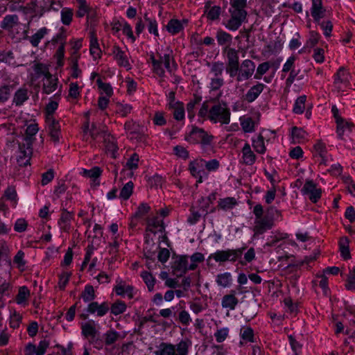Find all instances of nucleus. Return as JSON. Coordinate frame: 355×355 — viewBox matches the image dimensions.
Returning <instances> with one entry per match:
<instances>
[{"label": "nucleus", "instance_id": "1", "mask_svg": "<svg viewBox=\"0 0 355 355\" xmlns=\"http://www.w3.org/2000/svg\"><path fill=\"white\" fill-rule=\"evenodd\" d=\"M26 127L24 134V167L30 165L33 150H39L44 143V139L38 135L39 128L35 119L27 121L24 118V128Z\"/></svg>", "mask_w": 355, "mask_h": 355}, {"label": "nucleus", "instance_id": "2", "mask_svg": "<svg viewBox=\"0 0 355 355\" xmlns=\"http://www.w3.org/2000/svg\"><path fill=\"white\" fill-rule=\"evenodd\" d=\"M149 56L151 69L159 77H164L166 71L172 73L178 68L173 51L170 48L159 49L156 53L152 52Z\"/></svg>", "mask_w": 355, "mask_h": 355}, {"label": "nucleus", "instance_id": "3", "mask_svg": "<svg viewBox=\"0 0 355 355\" xmlns=\"http://www.w3.org/2000/svg\"><path fill=\"white\" fill-rule=\"evenodd\" d=\"M84 131L85 134H89L94 140H98V139L101 138L103 139L107 153L110 154L113 158L116 157L118 147L115 139L112 136L105 132L96 133L94 130L89 129L88 123L85 125Z\"/></svg>", "mask_w": 355, "mask_h": 355}, {"label": "nucleus", "instance_id": "4", "mask_svg": "<svg viewBox=\"0 0 355 355\" xmlns=\"http://www.w3.org/2000/svg\"><path fill=\"white\" fill-rule=\"evenodd\" d=\"M276 137V132L271 130H263L258 135L251 139L252 147L254 150L260 155L266 152V141L268 142Z\"/></svg>", "mask_w": 355, "mask_h": 355}, {"label": "nucleus", "instance_id": "5", "mask_svg": "<svg viewBox=\"0 0 355 355\" xmlns=\"http://www.w3.org/2000/svg\"><path fill=\"white\" fill-rule=\"evenodd\" d=\"M208 117L214 123L228 124L230 121V112L225 104L218 103L211 107Z\"/></svg>", "mask_w": 355, "mask_h": 355}, {"label": "nucleus", "instance_id": "6", "mask_svg": "<svg viewBox=\"0 0 355 355\" xmlns=\"http://www.w3.org/2000/svg\"><path fill=\"white\" fill-rule=\"evenodd\" d=\"M213 137L201 128L192 127L185 135V140L191 144H200L203 147L211 145Z\"/></svg>", "mask_w": 355, "mask_h": 355}, {"label": "nucleus", "instance_id": "7", "mask_svg": "<svg viewBox=\"0 0 355 355\" xmlns=\"http://www.w3.org/2000/svg\"><path fill=\"white\" fill-rule=\"evenodd\" d=\"M205 160L197 158L190 162L189 170L193 177L197 180V183H202L208 178V172L206 171Z\"/></svg>", "mask_w": 355, "mask_h": 355}, {"label": "nucleus", "instance_id": "8", "mask_svg": "<svg viewBox=\"0 0 355 355\" xmlns=\"http://www.w3.org/2000/svg\"><path fill=\"white\" fill-rule=\"evenodd\" d=\"M350 74L344 68H340L334 75V87L338 93H343L351 88Z\"/></svg>", "mask_w": 355, "mask_h": 355}, {"label": "nucleus", "instance_id": "9", "mask_svg": "<svg viewBox=\"0 0 355 355\" xmlns=\"http://www.w3.org/2000/svg\"><path fill=\"white\" fill-rule=\"evenodd\" d=\"M302 194L307 197L313 203L318 202L322 197L323 190L311 180L305 181L302 190Z\"/></svg>", "mask_w": 355, "mask_h": 355}, {"label": "nucleus", "instance_id": "10", "mask_svg": "<svg viewBox=\"0 0 355 355\" xmlns=\"http://www.w3.org/2000/svg\"><path fill=\"white\" fill-rule=\"evenodd\" d=\"M112 54L118 66L125 68L127 71L132 69V64L128 54L119 46L114 45L112 47Z\"/></svg>", "mask_w": 355, "mask_h": 355}, {"label": "nucleus", "instance_id": "11", "mask_svg": "<svg viewBox=\"0 0 355 355\" xmlns=\"http://www.w3.org/2000/svg\"><path fill=\"white\" fill-rule=\"evenodd\" d=\"M109 309L110 307L107 302L98 304L96 302H93L88 304L85 309V313L81 314L80 317L85 319L89 314L103 317L108 312Z\"/></svg>", "mask_w": 355, "mask_h": 355}, {"label": "nucleus", "instance_id": "12", "mask_svg": "<svg viewBox=\"0 0 355 355\" xmlns=\"http://www.w3.org/2000/svg\"><path fill=\"white\" fill-rule=\"evenodd\" d=\"M288 139L292 144H303L309 141V135L303 128L293 126L289 130Z\"/></svg>", "mask_w": 355, "mask_h": 355}, {"label": "nucleus", "instance_id": "13", "mask_svg": "<svg viewBox=\"0 0 355 355\" xmlns=\"http://www.w3.org/2000/svg\"><path fill=\"white\" fill-rule=\"evenodd\" d=\"M313 155L318 158L320 164L327 165L332 160L331 156L327 153L326 144L320 140L313 146Z\"/></svg>", "mask_w": 355, "mask_h": 355}, {"label": "nucleus", "instance_id": "14", "mask_svg": "<svg viewBox=\"0 0 355 355\" xmlns=\"http://www.w3.org/2000/svg\"><path fill=\"white\" fill-rule=\"evenodd\" d=\"M231 18L229 19L227 28L231 31L237 30L246 17L245 10L230 9Z\"/></svg>", "mask_w": 355, "mask_h": 355}, {"label": "nucleus", "instance_id": "15", "mask_svg": "<svg viewBox=\"0 0 355 355\" xmlns=\"http://www.w3.org/2000/svg\"><path fill=\"white\" fill-rule=\"evenodd\" d=\"M255 70V64L254 62L250 60H245L239 67V72L237 74V80L239 82L249 79Z\"/></svg>", "mask_w": 355, "mask_h": 355}, {"label": "nucleus", "instance_id": "16", "mask_svg": "<svg viewBox=\"0 0 355 355\" xmlns=\"http://www.w3.org/2000/svg\"><path fill=\"white\" fill-rule=\"evenodd\" d=\"M172 268L175 275L179 277L182 276L188 270H189L188 256L178 255L174 257Z\"/></svg>", "mask_w": 355, "mask_h": 355}, {"label": "nucleus", "instance_id": "17", "mask_svg": "<svg viewBox=\"0 0 355 355\" xmlns=\"http://www.w3.org/2000/svg\"><path fill=\"white\" fill-rule=\"evenodd\" d=\"M46 129L51 139L55 143H59L60 139V125L55 118H47L45 119Z\"/></svg>", "mask_w": 355, "mask_h": 355}, {"label": "nucleus", "instance_id": "18", "mask_svg": "<svg viewBox=\"0 0 355 355\" xmlns=\"http://www.w3.org/2000/svg\"><path fill=\"white\" fill-rule=\"evenodd\" d=\"M273 225V220L268 217L255 218L253 231L254 235H259L270 230Z\"/></svg>", "mask_w": 355, "mask_h": 355}, {"label": "nucleus", "instance_id": "19", "mask_svg": "<svg viewBox=\"0 0 355 355\" xmlns=\"http://www.w3.org/2000/svg\"><path fill=\"white\" fill-rule=\"evenodd\" d=\"M73 220V215L71 212L67 211H62L58 222L60 232L69 233L72 228Z\"/></svg>", "mask_w": 355, "mask_h": 355}, {"label": "nucleus", "instance_id": "20", "mask_svg": "<svg viewBox=\"0 0 355 355\" xmlns=\"http://www.w3.org/2000/svg\"><path fill=\"white\" fill-rule=\"evenodd\" d=\"M211 257L217 262L234 261L238 258V254L236 251L232 250H218L211 254Z\"/></svg>", "mask_w": 355, "mask_h": 355}, {"label": "nucleus", "instance_id": "21", "mask_svg": "<svg viewBox=\"0 0 355 355\" xmlns=\"http://www.w3.org/2000/svg\"><path fill=\"white\" fill-rule=\"evenodd\" d=\"M354 125L347 120H343L336 123V133L339 139H345L352 131Z\"/></svg>", "mask_w": 355, "mask_h": 355}, {"label": "nucleus", "instance_id": "22", "mask_svg": "<svg viewBox=\"0 0 355 355\" xmlns=\"http://www.w3.org/2000/svg\"><path fill=\"white\" fill-rule=\"evenodd\" d=\"M257 160V156L252 150L251 146L245 143L241 149V162L245 165H253Z\"/></svg>", "mask_w": 355, "mask_h": 355}, {"label": "nucleus", "instance_id": "23", "mask_svg": "<svg viewBox=\"0 0 355 355\" xmlns=\"http://www.w3.org/2000/svg\"><path fill=\"white\" fill-rule=\"evenodd\" d=\"M310 10L314 21L319 23L320 19L324 17L325 13V9L322 6V0H312Z\"/></svg>", "mask_w": 355, "mask_h": 355}, {"label": "nucleus", "instance_id": "24", "mask_svg": "<svg viewBox=\"0 0 355 355\" xmlns=\"http://www.w3.org/2000/svg\"><path fill=\"white\" fill-rule=\"evenodd\" d=\"M89 52L94 60L101 57V49L96 33L92 31L89 33Z\"/></svg>", "mask_w": 355, "mask_h": 355}, {"label": "nucleus", "instance_id": "25", "mask_svg": "<svg viewBox=\"0 0 355 355\" xmlns=\"http://www.w3.org/2000/svg\"><path fill=\"white\" fill-rule=\"evenodd\" d=\"M187 22L188 21L187 19L179 20L177 19H172L168 21L166 26V30L171 35H176L184 28Z\"/></svg>", "mask_w": 355, "mask_h": 355}, {"label": "nucleus", "instance_id": "26", "mask_svg": "<svg viewBox=\"0 0 355 355\" xmlns=\"http://www.w3.org/2000/svg\"><path fill=\"white\" fill-rule=\"evenodd\" d=\"M38 76H42V80L44 81V92L49 94L53 92L57 89L58 80L49 75L44 74L41 73L38 75Z\"/></svg>", "mask_w": 355, "mask_h": 355}, {"label": "nucleus", "instance_id": "27", "mask_svg": "<svg viewBox=\"0 0 355 355\" xmlns=\"http://www.w3.org/2000/svg\"><path fill=\"white\" fill-rule=\"evenodd\" d=\"M49 347V343L45 340H41L38 345L36 346L33 344L29 343L26 345V351L31 355H44Z\"/></svg>", "mask_w": 355, "mask_h": 355}, {"label": "nucleus", "instance_id": "28", "mask_svg": "<svg viewBox=\"0 0 355 355\" xmlns=\"http://www.w3.org/2000/svg\"><path fill=\"white\" fill-rule=\"evenodd\" d=\"M19 26V17L16 15H6L1 23V27L3 29H8L14 31Z\"/></svg>", "mask_w": 355, "mask_h": 355}, {"label": "nucleus", "instance_id": "29", "mask_svg": "<svg viewBox=\"0 0 355 355\" xmlns=\"http://www.w3.org/2000/svg\"><path fill=\"white\" fill-rule=\"evenodd\" d=\"M50 31L51 30L46 27L40 28L28 37V40L32 46L36 47L39 45L41 40L50 33Z\"/></svg>", "mask_w": 355, "mask_h": 355}, {"label": "nucleus", "instance_id": "30", "mask_svg": "<svg viewBox=\"0 0 355 355\" xmlns=\"http://www.w3.org/2000/svg\"><path fill=\"white\" fill-rule=\"evenodd\" d=\"M102 171L98 166H94L91 169L80 168V174L84 177L89 178L92 180L94 184H99L98 178L101 175Z\"/></svg>", "mask_w": 355, "mask_h": 355}, {"label": "nucleus", "instance_id": "31", "mask_svg": "<svg viewBox=\"0 0 355 355\" xmlns=\"http://www.w3.org/2000/svg\"><path fill=\"white\" fill-rule=\"evenodd\" d=\"M96 85L98 87V93L101 96H105L112 97L114 94L112 86L109 83L103 82L101 78L96 80Z\"/></svg>", "mask_w": 355, "mask_h": 355}, {"label": "nucleus", "instance_id": "32", "mask_svg": "<svg viewBox=\"0 0 355 355\" xmlns=\"http://www.w3.org/2000/svg\"><path fill=\"white\" fill-rule=\"evenodd\" d=\"M114 291L117 295L123 297L132 298L134 296V288L130 285L119 283L114 287Z\"/></svg>", "mask_w": 355, "mask_h": 355}, {"label": "nucleus", "instance_id": "33", "mask_svg": "<svg viewBox=\"0 0 355 355\" xmlns=\"http://www.w3.org/2000/svg\"><path fill=\"white\" fill-rule=\"evenodd\" d=\"M265 85L263 83H258L255 85L250 88L245 94V99L248 102H253L255 101L260 94L263 92Z\"/></svg>", "mask_w": 355, "mask_h": 355}, {"label": "nucleus", "instance_id": "34", "mask_svg": "<svg viewBox=\"0 0 355 355\" xmlns=\"http://www.w3.org/2000/svg\"><path fill=\"white\" fill-rule=\"evenodd\" d=\"M96 324L93 320H89L81 324L82 335L86 338H94L96 334Z\"/></svg>", "mask_w": 355, "mask_h": 355}, {"label": "nucleus", "instance_id": "35", "mask_svg": "<svg viewBox=\"0 0 355 355\" xmlns=\"http://www.w3.org/2000/svg\"><path fill=\"white\" fill-rule=\"evenodd\" d=\"M147 230L153 234L162 232L164 230L163 220L158 216L152 218L148 222Z\"/></svg>", "mask_w": 355, "mask_h": 355}, {"label": "nucleus", "instance_id": "36", "mask_svg": "<svg viewBox=\"0 0 355 355\" xmlns=\"http://www.w3.org/2000/svg\"><path fill=\"white\" fill-rule=\"evenodd\" d=\"M339 250L341 257L347 260L351 258L349 251V240L347 237H342L339 241Z\"/></svg>", "mask_w": 355, "mask_h": 355}, {"label": "nucleus", "instance_id": "37", "mask_svg": "<svg viewBox=\"0 0 355 355\" xmlns=\"http://www.w3.org/2000/svg\"><path fill=\"white\" fill-rule=\"evenodd\" d=\"M216 282L220 287H230L232 282V276L229 272L220 273L216 277Z\"/></svg>", "mask_w": 355, "mask_h": 355}, {"label": "nucleus", "instance_id": "38", "mask_svg": "<svg viewBox=\"0 0 355 355\" xmlns=\"http://www.w3.org/2000/svg\"><path fill=\"white\" fill-rule=\"evenodd\" d=\"M241 343H254V333L253 329L250 327H244L240 331Z\"/></svg>", "mask_w": 355, "mask_h": 355}, {"label": "nucleus", "instance_id": "39", "mask_svg": "<svg viewBox=\"0 0 355 355\" xmlns=\"http://www.w3.org/2000/svg\"><path fill=\"white\" fill-rule=\"evenodd\" d=\"M321 38L319 33L315 31H311L309 33L307 40L304 44L303 49H312L314 48L318 43Z\"/></svg>", "mask_w": 355, "mask_h": 355}, {"label": "nucleus", "instance_id": "40", "mask_svg": "<svg viewBox=\"0 0 355 355\" xmlns=\"http://www.w3.org/2000/svg\"><path fill=\"white\" fill-rule=\"evenodd\" d=\"M134 189V184L132 181H129L125 183L123 187L121 188L119 198L121 200H128L133 193Z\"/></svg>", "mask_w": 355, "mask_h": 355}, {"label": "nucleus", "instance_id": "41", "mask_svg": "<svg viewBox=\"0 0 355 355\" xmlns=\"http://www.w3.org/2000/svg\"><path fill=\"white\" fill-rule=\"evenodd\" d=\"M221 304L223 308L234 310L238 304V300L234 295H226L223 297Z\"/></svg>", "mask_w": 355, "mask_h": 355}, {"label": "nucleus", "instance_id": "42", "mask_svg": "<svg viewBox=\"0 0 355 355\" xmlns=\"http://www.w3.org/2000/svg\"><path fill=\"white\" fill-rule=\"evenodd\" d=\"M122 33L126 36L127 40L130 43H134L136 41V36L133 33L132 28L129 23L125 20L122 19Z\"/></svg>", "mask_w": 355, "mask_h": 355}, {"label": "nucleus", "instance_id": "43", "mask_svg": "<svg viewBox=\"0 0 355 355\" xmlns=\"http://www.w3.org/2000/svg\"><path fill=\"white\" fill-rule=\"evenodd\" d=\"M239 121L245 132L251 133L254 131V122L250 117L241 116Z\"/></svg>", "mask_w": 355, "mask_h": 355}, {"label": "nucleus", "instance_id": "44", "mask_svg": "<svg viewBox=\"0 0 355 355\" xmlns=\"http://www.w3.org/2000/svg\"><path fill=\"white\" fill-rule=\"evenodd\" d=\"M36 2L34 8L35 12H44L50 10L54 3V0H35Z\"/></svg>", "mask_w": 355, "mask_h": 355}, {"label": "nucleus", "instance_id": "45", "mask_svg": "<svg viewBox=\"0 0 355 355\" xmlns=\"http://www.w3.org/2000/svg\"><path fill=\"white\" fill-rule=\"evenodd\" d=\"M306 101V97L305 95L299 96L294 103L293 112L297 114H302L305 109Z\"/></svg>", "mask_w": 355, "mask_h": 355}, {"label": "nucleus", "instance_id": "46", "mask_svg": "<svg viewBox=\"0 0 355 355\" xmlns=\"http://www.w3.org/2000/svg\"><path fill=\"white\" fill-rule=\"evenodd\" d=\"M61 21L64 25H69L72 21L73 11L70 8H63L60 12Z\"/></svg>", "mask_w": 355, "mask_h": 355}, {"label": "nucleus", "instance_id": "47", "mask_svg": "<svg viewBox=\"0 0 355 355\" xmlns=\"http://www.w3.org/2000/svg\"><path fill=\"white\" fill-rule=\"evenodd\" d=\"M77 3V17H83L85 16L89 10V6L86 0H76Z\"/></svg>", "mask_w": 355, "mask_h": 355}, {"label": "nucleus", "instance_id": "48", "mask_svg": "<svg viewBox=\"0 0 355 355\" xmlns=\"http://www.w3.org/2000/svg\"><path fill=\"white\" fill-rule=\"evenodd\" d=\"M271 66L270 62H264L259 64L257 68L254 78L257 80H261L263 76L270 69Z\"/></svg>", "mask_w": 355, "mask_h": 355}, {"label": "nucleus", "instance_id": "49", "mask_svg": "<svg viewBox=\"0 0 355 355\" xmlns=\"http://www.w3.org/2000/svg\"><path fill=\"white\" fill-rule=\"evenodd\" d=\"M236 199L231 197L222 198L218 201L219 207L223 210L231 209L236 205Z\"/></svg>", "mask_w": 355, "mask_h": 355}, {"label": "nucleus", "instance_id": "50", "mask_svg": "<svg viewBox=\"0 0 355 355\" xmlns=\"http://www.w3.org/2000/svg\"><path fill=\"white\" fill-rule=\"evenodd\" d=\"M141 277L143 281L146 284L148 290L150 291H152L155 284V278L153 276V275L150 272L148 271L142 272L141 274Z\"/></svg>", "mask_w": 355, "mask_h": 355}, {"label": "nucleus", "instance_id": "51", "mask_svg": "<svg viewBox=\"0 0 355 355\" xmlns=\"http://www.w3.org/2000/svg\"><path fill=\"white\" fill-rule=\"evenodd\" d=\"M126 304L122 301H116L110 307L111 313L114 315L123 313L126 311Z\"/></svg>", "mask_w": 355, "mask_h": 355}, {"label": "nucleus", "instance_id": "52", "mask_svg": "<svg viewBox=\"0 0 355 355\" xmlns=\"http://www.w3.org/2000/svg\"><path fill=\"white\" fill-rule=\"evenodd\" d=\"M191 263L189 264V270H195L198 264L201 262H202L205 259L204 255L200 252H195L193 254L191 257Z\"/></svg>", "mask_w": 355, "mask_h": 355}, {"label": "nucleus", "instance_id": "53", "mask_svg": "<svg viewBox=\"0 0 355 355\" xmlns=\"http://www.w3.org/2000/svg\"><path fill=\"white\" fill-rule=\"evenodd\" d=\"M132 107L128 103H119L116 105V112L121 116H125L131 112Z\"/></svg>", "mask_w": 355, "mask_h": 355}, {"label": "nucleus", "instance_id": "54", "mask_svg": "<svg viewBox=\"0 0 355 355\" xmlns=\"http://www.w3.org/2000/svg\"><path fill=\"white\" fill-rule=\"evenodd\" d=\"M64 53H65V48L64 44H62L58 49H57L55 58L56 59V64L58 67H62L64 64Z\"/></svg>", "mask_w": 355, "mask_h": 355}, {"label": "nucleus", "instance_id": "55", "mask_svg": "<svg viewBox=\"0 0 355 355\" xmlns=\"http://www.w3.org/2000/svg\"><path fill=\"white\" fill-rule=\"evenodd\" d=\"M304 150L299 146L292 147L289 149L288 156L293 159L300 160L304 157Z\"/></svg>", "mask_w": 355, "mask_h": 355}, {"label": "nucleus", "instance_id": "56", "mask_svg": "<svg viewBox=\"0 0 355 355\" xmlns=\"http://www.w3.org/2000/svg\"><path fill=\"white\" fill-rule=\"evenodd\" d=\"M95 297L94 289L91 285H86L82 293V298L85 302L92 301Z\"/></svg>", "mask_w": 355, "mask_h": 355}, {"label": "nucleus", "instance_id": "57", "mask_svg": "<svg viewBox=\"0 0 355 355\" xmlns=\"http://www.w3.org/2000/svg\"><path fill=\"white\" fill-rule=\"evenodd\" d=\"M284 309L288 313L296 314L297 313V304L293 302L290 297H286L284 300Z\"/></svg>", "mask_w": 355, "mask_h": 355}, {"label": "nucleus", "instance_id": "58", "mask_svg": "<svg viewBox=\"0 0 355 355\" xmlns=\"http://www.w3.org/2000/svg\"><path fill=\"white\" fill-rule=\"evenodd\" d=\"M296 61V57L294 55H291L288 57L285 63L283 65L282 72V73H288L295 71V62Z\"/></svg>", "mask_w": 355, "mask_h": 355}, {"label": "nucleus", "instance_id": "59", "mask_svg": "<svg viewBox=\"0 0 355 355\" xmlns=\"http://www.w3.org/2000/svg\"><path fill=\"white\" fill-rule=\"evenodd\" d=\"M16 197L17 193L13 187H8L4 193L3 198L8 200L10 203V205L15 207L16 205Z\"/></svg>", "mask_w": 355, "mask_h": 355}, {"label": "nucleus", "instance_id": "60", "mask_svg": "<svg viewBox=\"0 0 355 355\" xmlns=\"http://www.w3.org/2000/svg\"><path fill=\"white\" fill-rule=\"evenodd\" d=\"M220 13V8L219 6H212L207 8L205 14L208 19L215 20L218 18Z\"/></svg>", "mask_w": 355, "mask_h": 355}, {"label": "nucleus", "instance_id": "61", "mask_svg": "<svg viewBox=\"0 0 355 355\" xmlns=\"http://www.w3.org/2000/svg\"><path fill=\"white\" fill-rule=\"evenodd\" d=\"M169 108L173 110V116L176 120L180 121L184 118V108L182 103H178L174 107H170Z\"/></svg>", "mask_w": 355, "mask_h": 355}, {"label": "nucleus", "instance_id": "62", "mask_svg": "<svg viewBox=\"0 0 355 355\" xmlns=\"http://www.w3.org/2000/svg\"><path fill=\"white\" fill-rule=\"evenodd\" d=\"M72 273L68 270H64L59 275L58 286L60 289H64L67 285Z\"/></svg>", "mask_w": 355, "mask_h": 355}, {"label": "nucleus", "instance_id": "63", "mask_svg": "<svg viewBox=\"0 0 355 355\" xmlns=\"http://www.w3.org/2000/svg\"><path fill=\"white\" fill-rule=\"evenodd\" d=\"M157 355H177L175 348L171 345H164L160 347V349L157 353Z\"/></svg>", "mask_w": 355, "mask_h": 355}, {"label": "nucleus", "instance_id": "64", "mask_svg": "<svg viewBox=\"0 0 355 355\" xmlns=\"http://www.w3.org/2000/svg\"><path fill=\"white\" fill-rule=\"evenodd\" d=\"M345 286L347 290H355V269L349 270V275L347 279Z\"/></svg>", "mask_w": 355, "mask_h": 355}]
</instances>
